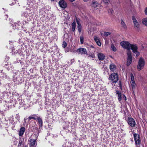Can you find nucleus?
<instances>
[{"label":"nucleus","instance_id":"36","mask_svg":"<svg viewBox=\"0 0 147 147\" xmlns=\"http://www.w3.org/2000/svg\"><path fill=\"white\" fill-rule=\"evenodd\" d=\"M25 17H26V18H27V16H25Z\"/></svg>","mask_w":147,"mask_h":147},{"label":"nucleus","instance_id":"7","mask_svg":"<svg viewBox=\"0 0 147 147\" xmlns=\"http://www.w3.org/2000/svg\"><path fill=\"white\" fill-rule=\"evenodd\" d=\"M131 84L132 87L133 92L134 93V90L135 88L136 84L134 81V78L132 74H131Z\"/></svg>","mask_w":147,"mask_h":147},{"label":"nucleus","instance_id":"6","mask_svg":"<svg viewBox=\"0 0 147 147\" xmlns=\"http://www.w3.org/2000/svg\"><path fill=\"white\" fill-rule=\"evenodd\" d=\"M127 122L128 125L132 127H134L136 126V123L135 120L131 117L128 118Z\"/></svg>","mask_w":147,"mask_h":147},{"label":"nucleus","instance_id":"8","mask_svg":"<svg viewBox=\"0 0 147 147\" xmlns=\"http://www.w3.org/2000/svg\"><path fill=\"white\" fill-rule=\"evenodd\" d=\"M76 52L79 54H86L87 52L86 49L84 48H80L78 49L77 51Z\"/></svg>","mask_w":147,"mask_h":147},{"label":"nucleus","instance_id":"33","mask_svg":"<svg viewBox=\"0 0 147 147\" xmlns=\"http://www.w3.org/2000/svg\"><path fill=\"white\" fill-rule=\"evenodd\" d=\"M84 2H87L88 0H83Z\"/></svg>","mask_w":147,"mask_h":147},{"label":"nucleus","instance_id":"9","mask_svg":"<svg viewBox=\"0 0 147 147\" xmlns=\"http://www.w3.org/2000/svg\"><path fill=\"white\" fill-rule=\"evenodd\" d=\"M132 18L133 22L135 28L136 29H138L139 27L138 22H137L135 16H133L132 17Z\"/></svg>","mask_w":147,"mask_h":147},{"label":"nucleus","instance_id":"13","mask_svg":"<svg viewBox=\"0 0 147 147\" xmlns=\"http://www.w3.org/2000/svg\"><path fill=\"white\" fill-rule=\"evenodd\" d=\"M116 93L117 95V98L118 100L119 101H121L122 99V96H123V95L120 92L118 91H116Z\"/></svg>","mask_w":147,"mask_h":147},{"label":"nucleus","instance_id":"16","mask_svg":"<svg viewBox=\"0 0 147 147\" xmlns=\"http://www.w3.org/2000/svg\"><path fill=\"white\" fill-rule=\"evenodd\" d=\"M25 128L24 127H22L20 128L19 132V135L20 136H22L23 134L25 131Z\"/></svg>","mask_w":147,"mask_h":147},{"label":"nucleus","instance_id":"35","mask_svg":"<svg viewBox=\"0 0 147 147\" xmlns=\"http://www.w3.org/2000/svg\"><path fill=\"white\" fill-rule=\"evenodd\" d=\"M108 42L107 41V44H108Z\"/></svg>","mask_w":147,"mask_h":147},{"label":"nucleus","instance_id":"19","mask_svg":"<svg viewBox=\"0 0 147 147\" xmlns=\"http://www.w3.org/2000/svg\"><path fill=\"white\" fill-rule=\"evenodd\" d=\"M36 143V140L33 139H30V145L31 147H34Z\"/></svg>","mask_w":147,"mask_h":147},{"label":"nucleus","instance_id":"20","mask_svg":"<svg viewBox=\"0 0 147 147\" xmlns=\"http://www.w3.org/2000/svg\"><path fill=\"white\" fill-rule=\"evenodd\" d=\"M142 22L144 25L147 26V17L143 19Z\"/></svg>","mask_w":147,"mask_h":147},{"label":"nucleus","instance_id":"14","mask_svg":"<svg viewBox=\"0 0 147 147\" xmlns=\"http://www.w3.org/2000/svg\"><path fill=\"white\" fill-rule=\"evenodd\" d=\"M110 69L111 71L114 72L116 69V67L113 64H111L110 65Z\"/></svg>","mask_w":147,"mask_h":147},{"label":"nucleus","instance_id":"2","mask_svg":"<svg viewBox=\"0 0 147 147\" xmlns=\"http://www.w3.org/2000/svg\"><path fill=\"white\" fill-rule=\"evenodd\" d=\"M109 79L111 80L112 83H115L118 80V75L116 73H113L109 76Z\"/></svg>","mask_w":147,"mask_h":147},{"label":"nucleus","instance_id":"15","mask_svg":"<svg viewBox=\"0 0 147 147\" xmlns=\"http://www.w3.org/2000/svg\"><path fill=\"white\" fill-rule=\"evenodd\" d=\"M76 21L78 24V30L79 32L80 33L82 31V26L81 24H80L79 21L78 20L76 19Z\"/></svg>","mask_w":147,"mask_h":147},{"label":"nucleus","instance_id":"27","mask_svg":"<svg viewBox=\"0 0 147 147\" xmlns=\"http://www.w3.org/2000/svg\"><path fill=\"white\" fill-rule=\"evenodd\" d=\"M111 34V33L110 32H105L104 33V36H107Z\"/></svg>","mask_w":147,"mask_h":147},{"label":"nucleus","instance_id":"34","mask_svg":"<svg viewBox=\"0 0 147 147\" xmlns=\"http://www.w3.org/2000/svg\"><path fill=\"white\" fill-rule=\"evenodd\" d=\"M26 119L25 118H24V121H25V122H26V119Z\"/></svg>","mask_w":147,"mask_h":147},{"label":"nucleus","instance_id":"12","mask_svg":"<svg viewBox=\"0 0 147 147\" xmlns=\"http://www.w3.org/2000/svg\"><path fill=\"white\" fill-rule=\"evenodd\" d=\"M94 39L98 46H101V43L100 42L99 38L98 37L95 36H94Z\"/></svg>","mask_w":147,"mask_h":147},{"label":"nucleus","instance_id":"22","mask_svg":"<svg viewBox=\"0 0 147 147\" xmlns=\"http://www.w3.org/2000/svg\"><path fill=\"white\" fill-rule=\"evenodd\" d=\"M37 119L38 122L39 123L40 126L42 127V119L39 117H37Z\"/></svg>","mask_w":147,"mask_h":147},{"label":"nucleus","instance_id":"28","mask_svg":"<svg viewBox=\"0 0 147 147\" xmlns=\"http://www.w3.org/2000/svg\"><path fill=\"white\" fill-rule=\"evenodd\" d=\"M63 47L64 48L65 47L67 46V43L65 42H63V44L62 45Z\"/></svg>","mask_w":147,"mask_h":147},{"label":"nucleus","instance_id":"18","mask_svg":"<svg viewBox=\"0 0 147 147\" xmlns=\"http://www.w3.org/2000/svg\"><path fill=\"white\" fill-rule=\"evenodd\" d=\"M38 117L35 115H32L28 117V120L30 121L32 119H34L36 120L37 119Z\"/></svg>","mask_w":147,"mask_h":147},{"label":"nucleus","instance_id":"10","mask_svg":"<svg viewBox=\"0 0 147 147\" xmlns=\"http://www.w3.org/2000/svg\"><path fill=\"white\" fill-rule=\"evenodd\" d=\"M59 4L60 6L63 8H65L67 7L66 2L64 0H61L59 1Z\"/></svg>","mask_w":147,"mask_h":147},{"label":"nucleus","instance_id":"32","mask_svg":"<svg viewBox=\"0 0 147 147\" xmlns=\"http://www.w3.org/2000/svg\"><path fill=\"white\" fill-rule=\"evenodd\" d=\"M71 2H72L74 1L75 0H69Z\"/></svg>","mask_w":147,"mask_h":147},{"label":"nucleus","instance_id":"25","mask_svg":"<svg viewBox=\"0 0 147 147\" xmlns=\"http://www.w3.org/2000/svg\"><path fill=\"white\" fill-rule=\"evenodd\" d=\"M111 48L112 49V50L113 51H116L117 50L116 48L114 46L113 44H112L111 45Z\"/></svg>","mask_w":147,"mask_h":147},{"label":"nucleus","instance_id":"26","mask_svg":"<svg viewBox=\"0 0 147 147\" xmlns=\"http://www.w3.org/2000/svg\"><path fill=\"white\" fill-rule=\"evenodd\" d=\"M103 2L106 4H109L110 1V0H102Z\"/></svg>","mask_w":147,"mask_h":147},{"label":"nucleus","instance_id":"29","mask_svg":"<svg viewBox=\"0 0 147 147\" xmlns=\"http://www.w3.org/2000/svg\"><path fill=\"white\" fill-rule=\"evenodd\" d=\"M88 57H90L92 58H94V56L92 53H90Z\"/></svg>","mask_w":147,"mask_h":147},{"label":"nucleus","instance_id":"1","mask_svg":"<svg viewBox=\"0 0 147 147\" xmlns=\"http://www.w3.org/2000/svg\"><path fill=\"white\" fill-rule=\"evenodd\" d=\"M120 45L123 48L128 50V51L131 49L133 53L136 54V57L140 55V53L137 51L138 47L136 45H132L127 41L121 42Z\"/></svg>","mask_w":147,"mask_h":147},{"label":"nucleus","instance_id":"11","mask_svg":"<svg viewBox=\"0 0 147 147\" xmlns=\"http://www.w3.org/2000/svg\"><path fill=\"white\" fill-rule=\"evenodd\" d=\"M98 57L100 60L102 61L105 58V55L102 53H99L97 54Z\"/></svg>","mask_w":147,"mask_h":147},{"label":"nucleus","instance_id":"31","mask_svg":"<svg viewBox=\"0 0 147 147\" xmlns=\"http://www.w3.org/2000/svg\"><path fill=\"white\" fill-rule=\"evenodd\" d=\"M145 14L147 15V7L145 9Z\"/></svg>","mask_w":147,"mask_h":147},{"label":"nucleus","instance_id":"23","mask_svg":"<svg viewBox=\"0 0 147 147\" xmlns=\"http://www.w3.org/2000/svg\"><path fill=\"white\" fill-rule=\"evenodd\" d=\"M121 24L122 26L124 28H126V25L123 20H121Z\"/></svg>","mask_w":147,"mask_h":147},{"label":"nucleus","instance_id":"5","mask_svg":"<svg viewBox=\"0 0 147 147\" xmlns=\"http://www.w3.org/2000/svg\"><path fill=\"white\" fill-rule=\"evenodd\" d=\"M127 54L128 57L127 60V66H129L131 63L132 61L131 52L130 51H128Z\"/></svg>","mask_w":147,"mask_h":147},{"label":"nucleus","instance_id":"17","mask_svg":"<svg viewBox=\"0 0 147 147\" xmlns=\"http://www.w3.org/2000/svg\"><path fill=\"white\" fill-rule=\"evenodd\" d=\"M92 6L94 8H96L99 6V4L98 3V2L94 0L92 2Z\"/></svg>","mask_w":147,"mask_h":147},{"label":"nucleus","instance_id":"4","mask_svg":"<svg viewBox=\"0 0 147 147\" xmlns=\"http://www.w3.org/2000/svg\"><path fill=\"white\" fill-rule=\"evenodd\" d=\"M134 137L136 145L140 146L141 140L139 135L137 134H134Z\"/></svg>","mask_w":147,"mask_h":147},{"label":"nucleus","instance_id":"21","mask_svg":"<svg viewBox=\"0 0 147 147\" xmlns=\"http://www.w3.org/2000/svg\"><path fill=\"white\" fill-rule=\"evenodd\" d=\"M72 28H71V30L74 32L75 30V28L76 26V23L75 22H74L72 24Z\"/></svg>","mask_w":147,"mask_h":147},{"label":"nucleus","instance_id":"30","mask_svg":"<svg viewBox=\"0 0 147 147\" xmlns=\"http://www.w3.org/2000/svg\"><path fill=\"white\" fill-rule=\"evenodd\" d=\"M123 98H124V97L125 100H127V99H126V97L125 96L124 94H123Z\"/></svg>","mask_w":147,"mask_h":147},{"label":"nucleus","instance_id":"3","mask_svg":"<svg viewBox=\"0 0 147 147\" xmlns=\"http://www.w3.org/2000/svg\"><path fill=\"white\" fill-rule=\"evenodd\" d=\"M145 65V61L143 59L140 58L139 59L137 68L138 70L142 69L144 67Z\"/></svg>","mask_w":147,"mask_h":147},{"label":"nucleus","instance_id":"24","mask_svg":"<svg viewBox=\"0 0 147 147\" xmlns=\"http://www.w3.org/2000/svg\"><path fill=\"white\" fill-rule=\"evenodd\" d=\"M84 38L82 36H81L80 37V43L81 44H82L84 42Z\"/></svg>","mask_w":147,"mask_h":147}]
</instances>
